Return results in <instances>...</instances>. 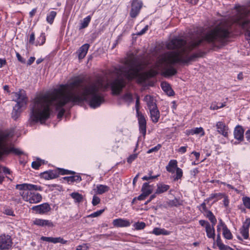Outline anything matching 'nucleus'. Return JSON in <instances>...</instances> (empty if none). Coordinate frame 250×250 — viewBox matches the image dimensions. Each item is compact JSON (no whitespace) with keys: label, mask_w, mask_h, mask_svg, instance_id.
<instances>
[{"label":"nucleus","mask_w":250,"mask_h":250,"mask_svg":"<svg viewBox=\"0 0 250 250\" xmlns=\"http://www.w3.org/2000/svg\"><path fill=\"white\" fill-rule=\"evenodd\" d=\"M230 25L225 21H220L213 28L208 31L202 38L192 39L189 42L180 38H174L166 44L169 50L161 55L156 62V67L162 71V74L165 77L175 75L177 70L172 66L176 63H186L194 61L203 56V53L189 55L194 49L202 45L206 41L214 46L223 44L229 37Z\"/></svg>","instance_id":"1"},{"label":"nucleus","mask_w":250,"mask_h":250,"mask_svg":"<svg viewBox=\"0 0 250 250\" xmlns=\"http://www.w3.org/2000/svg\"><path fill=\"white\" fill-rule=\"evenodd\" d=\"M104 77H99L83 86L82 93L79 94L76 91L80 86L82 80L77 78L66 84L61 85L58 89L54 90L52 95L48 91V118L49 116V104L52 100L56 102L57 109L59 110L57 115L59 119L62 118L65 112L62 107L70 102L75 103L85 101L88 102L90 107L93 108L99 106L104 101V95L100 90L109 85L108 83L104 84Z\"/></svg>","instance_id":"2"},{"label":"nucleus","mask_w":250,"mask_h":250,"mask_svg":"<svg viewBox=\"0 0 250 250\" xmlns=\"http://www.w3.org/2000/svg\"><path fill=\"white\" fill-rule=\"evenodd\" d=\"M144 68L142 63L136 58H131L125 61L123 65L116 68L114 73L117 78L110 83L113 94L118 95L126 85L125 78L131 81L135 78L138 83H141L146 82L148 78L153 77L158 73L154 69H150L147 72L141 73Z\"/></svg>","instance_id":"3"},{"label":"nucleus","mask_w":250,"mask_h":250,"mask_svg":"<svg viewBox=\"0 0 250 250\" xmlns=\"http://www.w3.org/2000/svg\"><path fill=\"white\" fill-rule=\"evenodd\" d=\"M30 117L34 122L45 123L47 119V92L36 96L31 107Z\"/></svg>","instance_id":"4"},{"label":"nucleus","mask_w":250,"mask_h":250,"mask_svg":"<svg viewBox=\"0 0 250 250\" xmlns=\"http://www.w3.org/2000/svg\"><path fill=\"white\" fill-rule=\"evenodd\" d=\"M14 101L17 102V104L13 107L12 117L16 120L19 118L22 111L21 108L26 106L28 98L25 91L23 89H21L18 92L14 93Z\"/></svg>","instance_id":"5"},{"label":"nucleus","mask_w":250,"mask_h":250,"mask_svg":"<svg viewBox=\"0 0 250 250\" xmlns=\"http://www.w3.org/2000/svg\"><path fill=\"white\" fill-rule=\"evenodd\" d=\"M13 136V132L9 131L4 133L0 135V159L3 154H8L10 152H13L17 155H21L23 152L18 149L11 148H9L6 144V140L9 137H12Z\"/></svg>","instance_id":"6"},{"label":"nucleus","mask_w":250,"mask_h":250,"mask_svg":"<svg viewBox=\"0 0 250 250\" xmlns=\"http://www.w3.org/2000/svg\"><path fill=\"white\" fill-rule=\"evenodd\" d=\"M20 193L24 201L29 202L31 204H36L42 200L41 195L35 191L23 190H21Z\"/></svg>","instance_id":"7"},{"label":"nucleus","mask_w":250,"mask_h":250,"mask_svg":"<svg viewBox=\"0 0 250 250\" xmlns=\"http://www.w3.org/2000/svg\"><path fill=\"white\" fill-rule=\"evenodd\" d=\"M12 245L11 237L8 235H1L0 236V250H9Z\"/></svg>","instance_id":"8"},{"label":"nucleus","mask_w":250,"mask_h":250,"mask_svg":"<svg viewBox=\"0 0 250 250\" xmlns=\"http://www.w3.org/2000/svg\"><path fill=\"white\" fill-rule=\"evenodd\" d=\"M143 6L142 1L139 0H132L131 4V9L130 12V16L131 18H135L139 13Z\"/></svg>","instance_id":"9"},{"label":"nucleus","mask_w":250,"mask_h":250,"mask_svg":"<svg viewBox=\"0 0 250 250\" xmlns=\"http://www.w3.org/2000/svg\"><path fill=\"white\" fill-rule=\"evenodd\" d=\"M250 226V218H247L243 223L242 228L240 229V232L245 239L249 238V230Z\"/></svg>","instance_id":"10"},{"label":"nucleus","mask_w":250,"mask_h":250,"mask_svg":"<svg viewBox=\"0 0 250 250\" xmlns=\"http://www.w3.org/2000/svg\"><path fill=\"white\" fill-rule=\"evenodd\" d=\"M16 188L20 190H30L33 191H34V190L36 191L42 190V188L41 186L28 184L17 185L16 186Z\"/></svg>","instance_id":"11"},{"label":"nucleus","mask_w":250,"mask_h":250,"mask_svg":"<svg viewBox=\"0 0 250 250\" xmlns=\"http://www.w3.org/2000/svg\"><path fill=\"white\" fill-rule=\"evenodd\" d=\"M138 122L139 124V130L144 136L146 134V120L144 116L141 113H137Z\"/></svg>","instance_id":"12"},{"label":"nucleus","mask_w":250,"mask_h":250,"mask_svg":"<svg viewBox=\"0 0 250 250\" xmlns=\"http://www.w3.org/2000/svg\"><path fill=\"white\" fill-rule=\"evenodd\" d=\"M217 132L225 137H228V127L223 122H218L216 125Z\"/></svg>","instance_id":"13"},{"label":"nucleus","mask_w":250,"mask_h":250,"mask_svg":"<svg viewBox=\"0 0 250 250\" xmlns=\"http://www.w3.org/2000/svg\"><path fill=\"white\" fill-rule=\"evenodd\" d=\"M113 225L117 228L127 227L130 225V223L128 220L118 218L113 221Z\"/></svg>","instance_id":"14"},{"label":"nucleus","mask_w":250,"mask_h":250,"mask_svg":"<svg viewBox=\"0 0 250 250\" xmlns=\"http://www.w3.org/2000/svg\"><path fill=\"white\" fill-rule=\"evenodd\" d=\"M244 130L242 126L237 125L234 130V138L239 141H242L244 140Z\"/></svg>","instance_id":"15"},{"label":"nucleus","mask_w":250,"mask_h":250,"mask_svg":"<svg viewBox=\"0 0 250 250\" xmlns=\"http://www.w3.org/2000/svg\"><path fill=\"white\" fill-rule=\"evenodd\" d=\"M89 44L85 43L80 47L77 52L78 58L80 60L83 59L85 56L89 48Z\"/></svg>","instance_id":"16"},{"label":"nucleus","mask_w":250,"mask_h":250,"mask_svg":"<svg viewBox=\"0 0 250 250\" xmlns=\"http://www.w3.org/2000/svg\"><path fill=\"white\" fill-rule=\"evenodd\" d=\"M31 209L39 214H43L47 212V203L33 206Z\"/></svg>","instance_id":"17"},{"label":"nucleus","mask_w":250,"mask_h":250,"mask_svg":"<svg viewBox=\"0 0 250 250\" xmlns=\"http://www.w3.org/2000/svg\"><path fill=\"white\" fill-rule=\"evenodd\" d=\"M144 101L146 103L149 110L157 107L152 96L148 95H146L144 98Z\"/></svg>","instance_id":"18"},{"label":"nucleus","mask_w":250,"mask_h":250,"mask_svg":"<svg viewBox=\"0 0 250 250\" xmlns=\"http://www.w3.org/2000/svg\"><path fill=\"white\" fill-rule=\"evenodd\" d=\"M149 112L152 122L157 123L160 118V112L157 107L149 110Z\"/></svg>","instance_id":"19"},{"label":"nucleus","mask_w":250,"mask_h":250,"mask_svg":"<svg viewBox=\"0 0 250 250\" xmlns=\"http://www.w3.org/2000/svg\"><path fill=\"white\" fill-rule=\"evenodd\" d=\"M162 89L167 93L169 96H173L174 94V91L171 88L170 85L167 83H161Z\"/></svg>","instance_id":"20"},{"label":"nucleus","mask_w":250,"mask_h":250,"mask_svg":"<svg viewBox=\"0 0 250 250\" xmlns=\"http://www.w3.org/2000/svg\"><path fill=\"white\" fill-rule=\"evenodd\" d=\"M206 231L208 238L214 239L215 230L213 226H211L210 225H208L207 226H206Z\"/></svg>","instance_id":"21"},{"label":"nucleus","mask_w":250,"mask_h":250,"mask_svg":"<svg viewBox=\"0 0 250 250\" xmlns=\"http://www.w3.org/2000/svg\"><path fill=\"white\" fill-rule=\"evenodd\" d=\"M177 162L175 160H170L168 165L166 167L167 171L170 172H174L175 168L177 167Z\"/></svg>","instance_id":"22"},{"label":"nucleus","mask_w":250,"mask_h":250,"mask_svg":"<svg viewBox=\"0 0 250 250\" xmlns=\"http://www.w3.org/2000/svg\"><path fill=\"white\" fill-rule=\"evenodd\" d=\"M152 233L156 235H159L161 234L167 235H169L170 232L164 229L155 228L152 231Z\"/></svg>","instance_id":"23"},{"label":"nucleus","mask_w":250,"mask_h":250,"mask_svg":"<svg viewBox=\"0 0 250 250\" xmlns=\"http://www.w3.org/2000/svg\"><path fill=\"white\" fill-rule=\"evenodd\" d=\"M97 193L99 194H103L109 190V187L104 185H98L97 186Z\"/></svg>","instance_id":"24"},{"label":"nucleus","mask_w":250,"mask_h":250,"mask_svg":"<svg viewBox=\"0 0 250 250\" xmlns=\"http://www.w3.org/2000/svg\"><path fill=\"white\" fill-rule=\"evenodd\" d=\"M204 215L207 218H208L210 220V221L211 223L212 226H213V227H214L217 222V220L215 216L212 213V212L209 210V211H207V213H206Z\"/></svg>","instance_id":"25"},{"label":"nucleus","mask_w":250,"mask_h":250,"mask_svg":"<svg viewBox=\"0 0 250 250\" xmlns=\"http://www.w3.org/2000/svg\"><path fill=\"white\" fill-rule=\"evenodd\" d=\"M63 179L67 181L68 183L71 184L75 181H80L81 180V177L78 175H74L63 177Z\"/></svg>","instance_id":"26"},{"label":"nucleus","mask_w":250,"mask_h":250,"mask_svg":"<svg viewBox=\"0 0 250 250\" xmlns=\"http://www.w3.org/2000/svg\"><path fill=\"white\" fill-rule=\"evenodd\" d=\"M169 188V186L167 185L160 184L158 186L155 194H160L167 191Z\"/></svg>","instance_id":"27"},{"label":"nucleus","mask_w":250,"mask_h":250,"mask_svg":"<svg viewBox=\"0 0 250 250\" xmlns=\"http://www.w3.org/2000/svg\"><path fill=\"white\" fill-rule=\"evenodd\" d=\"M48 242H51L53 243H60L62 244H65L67 242V241L63 240L61 237L55 238L48 237Z\"/></svg>","instance_id":"28"},{"label":"nucleus","mask_w":250,"mask_h":250,"mask_svg":"<svg viewBox=\"0 0 250 250\" xmlns=\"http://www.w3.org/2000/svg\"><path fill=\"white\" fill-rule=\"evenodd\" d=\"M60 174L59 168L55 170H48V179L58 177Z\"/></svg>","instance_id":"29"},{"label":"nucleus","mask_w":250,"mask_h":250,"mask_svg":"<svg viewBox=\"0 0 250 250\" xmlns=\"http://www.w3.org/2000/svg\"><path fill=\"white\" fill-rule=\"evenodd\" d=\"M142 191L147 196L151 193L152 190L148 183H144L142 188Z\"/></svg>","instance_id":"30"},{"label":"nucleus","mask_w":250,"mask_h":250,"mask_svg":"<svg viewBox=\"0 0 250 250\" xmlns=\"http://www.w3.org/2000/svg\"><path fill=\"white\" fill-rule=\"evenodd\" d=\"M223 235L227 239L230 240L232 238V234L227 226H224L223 228Z\"/></svg>","instance_id":"31"},{"label":"nucleus","mask_w":250,"mask_h":250,"mask_svg":"<svg viewBox=\"0 0 250 250\" xmlns=\"http://www.w3.org/2000/svg\"><path fill=\"white\" fill-rule=\"evenodd\" d=\"M71 197L77 203L81 202L83 200V196L78 192H73L70 194Z\"/></svg>","instance_id":"32"},{"label":"nucleus","mask_w":250,"mask_h":250,"mask_svg":"<svg viewBox=\"0 0 250 250\" xmlns=\"http://www.w3.org/2000/svg\"><path fill=\"white\" fill-rule=\"evenodd\" d=\"M44 164V160L37 159V160L36 161H34L32 163L31 166L33 168L35 169H38L41 165Z\"/></svg>","instance_id":"33"},{"label":"nucleus","mask_w":250,"mask_h":250,"mask_svg":"<svg viewBox=\"0 0 250 250\" xmlns=\"http://www.w3.org/2000/svg\"><path fill=\"white\" fill-rule=\"evenodd\" d=\"M190 133L191 134H201V136H203L205 135V132L204 129L202 127H196L193 128L190 131Z\"/></svg>","instance_id":"34"},{"label":"nucleus","mask_w":250,"mask_h":250,"mask_svg":"<svg viewBox=\"0 0 250 250\" xmlns=\"http://www.w3.org/2000/svg\"><path fill=\"white\" fill-rule=\"evenodd\" d=\"M33 224L39 226L43 227L47 225V220L37 218L33 221Z\"/></svg>","instance_id":"35"},{"label":"nucleus","mask_w":250,"mask_h":250,"mask_svg":"<svg viewBox=\"0 0 250 250\" xmlns=\"http://www.w3.org/2000/svg\"><path fill=\"white\" fill-rule=\"evenodd\" d=\"M91 20L90 16H88L84 19H83V22L81 23V28H85L89 24Z\"/></svg>","instance_id":"36"},{"label":"nucleus","mask_w":250,"mask_h":250,"mask_svg":"<svg viewBox=\"0 0 250 250\" xmlns=\"http://www.w3.org/2000/svg\"><path fill=\"white\" fill-rule=\"evenodd\" d=\"M57 13L55 11H52L50 12L49 15L48 16V22L52 24L56 16Z\"/></svg>","instance_id":"37"},{"label":"nucleus","mask_w":250,"mask_h":250,"mask_svg":"<svg viewBox=\"0 0 250 250\" xmlns=\"http://www.w3.org/2000/svg\"><path fill=\"white\" fill-rule=\"evenodd\" d=\"M223 195L220 193H214L211 194L209 198L205 200V201L209 202V201L211 200L212 199L215 198L219 197L220 198H221L223 197Z\"/></svg>","instance_id":"38"},{"label":"nucleus","mask_w":250,"mask_h":250,"mask_svg":"<svg viewBox=\"0 0 250 250\" xmlns=\"http://www.w3.org/2000/svg\"><path fill=\"white\" fill-rule=\"evenodd\" d=\"M205 201L199 207V210L203 213L204 214L207 213V211H209V210H208L206 207V203Z\"/></svg>","instance_id":"39"},{"label":"nucleus","mask_w":250,"mask_h":250,"mask_svg":"<svg viewBox=\"0 0 250 250\" xmlns=\"http://www.w3.org/2000/svg\"><path fill=\"white\" fill-rule=\"evenodd\" d=\"M243 202L244 206L248 209H250V198L245 197L243 198Z\"/></svg>","instance_id":"40"},{"label":"nucleus","mask_w":250,"mask_h":250,"mask_svg":"<svg viewBox=\"0 0 250 250\" xmlns=\"http://www.w3.org/2000/svg\"><path fill=\"white\" fill-rule=\"evenodd\" d=\"M136 229L140 230L143 229L146 227V224L144 222H137L134 225Z\"/></svg>","instance_id":"41"},{"label":"nucleus","mask_w":250,"mask_h":250,"mask_svg":"<svg viewBox=\"0 0 250 250\" xmlns=\"http://www.w3.org/2000/svg\"><path fill=\"white\" fill-rule=\"evenodd\" d=\"M182 170L179 167H176V177L174 178V180H178L180 179L182 177Z\"/></svg>","instance_id":"42"},{"label":"nucleus","mask_w":250,"mask_h":250,"mask_svg":"<svg viewBox=\"0 0 250 250\" xmlns=\"http://www.w3.org/2000/svg\"><path fill=\"white\" fill-rule=\"evenodd\" d=\"M123 99L126 102H131L132 101V95L130 93H126L123 96Z\"/></svg>","instance_id":"43"},{"label":"nucleus","mask_w":250,"mask_h":250,"mask_svg":"<svg viewBox=\"0 0 250 250\" xmlns=\"http://www.w3.org/2000/svg\"><path fill=\"white\" fill-rule=\"evenodd\" d=\"M168 204L171 207H177L181 205L180 201L176 198L169 201Z\"/></svg>","instance_id":"44"},{"label":"nucleus","mask_w":250,"mask_h":250,"mask_svg":"<svg viewBox=\"0 0 250 250\" xmlns=\"http://www.w3.org/2000/svg\"><path fill=\"white\" fill-rule=\"evenodd\" d=\"M104 211V209H101V210H98L96 212H94V213L88 215L87 217H96L100 216L101 214H102Z\"/></svg>","instance_id":"45"},{"label":"nucleus","mask_w":250,"mask_h":250,"mask_svg":"<svg viewBox=\"0 0 250 250\" xmlns=\"http://www.w3.org/2000/svg\"><path fill=\"white\" fill-rule=\"evenodd\" d=\"M60 174L61 175H65V174H74L75 172L69 171L68 170H66L62 168H59Z\"/></svg>","instance_id":"46"},{"label":"nucleus","mask_w":250,"mask_h":250,"mask_svg":"<svg viewBox=\"0 0 250 250\" xmlns=\"http://www.w3.org/2000/svg\"><path fill=\"white\" fill-rule=\"evenodd\" d=\"M161 147V145L160 144H158L155 147H152V148L149 149L147 151V153H150L153 152H156V151H158L160 149Z\"/></svg>","instance_id":"47"},{"label":"nucleus","mask_w":250,"mask_h":250,"mask_svg":"<svg viewBox=\"0 0 250 250\" xmlns=\"http://www.w3.org/2000/svg\"><path fill=\"white\" fill-rule=\"evenodd\" d=\"M100 202V199L98 196L94 195L93 197L92 204V205L95 206L97 205Z\"/></svg>","instance_id":"48"},{"label":"nucleus","mask_w":250,"mask_h":250,"mask_svg":"<svg viewBox=\"0 0 250 250\" xmlns=\"http://www.w3.org/2000/svg\"><path fill=\"white\" fill-rule=\"evenodd\" d=\"M40 40H41V42L40 41H38V42L39 43L40 45H42L45 42V34L44 33H42L39 38Z\"/></svg>","instance_id":"49"},{"label":"nucleus","mask_w":250,"mask_h":250,"mask_svg":"<svg viewBox=\"0 0 250 250\" xmlns=\"http://www.w3.org/2000/svg\"><path fill=\"white\" fill-rule=\"evenodd\" d=\"M137 157V154H134L132 155H131L129 156V157L127 158V162L128 163H131Z\"/></svg>","instance_id":"50"},{"label":"nucleus","mask_w":250,"mask_h":250,"mask_svg":"<svg viewBox=\"0 0 250 250\" xmlns=\"http://www.w3.org/2000/svg\"><path fill=\"white\" fill-rule=\"evenodd\" d=\"M148 30V25H146L141 31L138 32L136 35L138 36H141L143 35L146 33V32Z\"/></svg>","instance_id":"51"},{"label":"nucleus","mask_w":250,"mask_h":250,"mask_svg":"<svg viewBox=\"0 0 250 250\" xmlns=\"http://www.w3.org/2000/svg\"><path fill=\"white\" fill-rule=\"evenodd\" d=\"M217 246L221 250H226L228 249V247L223 244L222 242L217 244Z\"/></svg>","instance_id":"52"},{"label":"nucleus","mask_w":250,"mask_h":250,"mask_svg":"<svg viewBox=\"0 0 250 250\" xmlns=\"http://www.w3.org/2000/svg\"><path fill=\"white\" fill-rule=\"evenodd\" d=\"M16 56L19 62H21V63L25 62V60L22 58L19 53H16Z\"/></svg>","instance_id":"53"},{"label":"nucleus","mask_w":250,"mask_h":250,"mask_svg":"<svg viewBox=\"0 0 250 250\" xmlns=\"http://www.w3.org/2000/svg\"><path fill=\"white\" fill-rule=\"evenodd\" d=\"M245 35L246 36L247 40L248 41L249 43L250 44V31L247 30L245 32Z\"/></svg>","instance_id":"54"},{"label":"nucleus","mask_w":250,"mask_h":250,"mask_svg":"<svg viewBox=\"0 0 250 250\" xmlns=\"http://www.w3.org/2000/svg\"><path fill=\"white\" fill-rule=\"evenodd\" d=\"M199 224L202 226H207L208 225H210V224L207 221L201 220L199 221Z\"/></svg>","instance_id":"55"},{"label":"nucleus","mask_w":250,"mask_h":250,"mask_svg":"<svg viewBox=\"0 0 250 250\" xmlns=\"http://www.w3.org/2000/svg\"><path fill=\"white\" fill-rule=\"evenodd\" d=\"M35 40V35L34 33H32L30 36V39L29 42L31 44H33Z\"/></svg>","instance_id":"56"},{"label":"nucleus","mask_w":250,"mask_h":250,"mask_svg":"<svg viewBox=\"0 0 250 250\" xmlns=\"http://www.w3.org/2000/svg\"><path fill=\"white\" fill-rule=\"evenodd\" d=\"M222 184L224 185H226L229 188H231V189H234L236 192H237V193H239V191L238 189L235 188L233 186H232L231 185H229V184H226L224 182H222Z\"/></svg>","instance_id":"57"},{"label":"nucleus","mask_w":250,"mask_h":250,"mask_svg":"<svg viewBox=\"0 0 250 250\" xmlns=\"http://www.w3.org/2000/svg\"><path fill=\"white\" fill-rule=\"evenodd\" d=\"M139 97L137 98L136 101V109L137 111V113H139Z\"/></svg>","instance_id":"58"},{"label":"nucleus","mask_w":250,"mask_h":250,"mask_svg":"<svg viewBox=\"0 0 250 250\" xmlns=\"http://www.w3.org/2000/svg\"><path fill=\"white\" fill-rule=\"evenodd\" d=\"M245 135L247 141L250 142V129L246 132Z\"/></svg>","instance_id":"59"},{"label":"nucleus","mask_w":250,"mask_h":250,"mask_svg":"<svg viewBox=\"0 0 250 250\" xmlns=\"http://www.w3.org/2000/svg\"><path fill=\"white\" fill-rule=\"evenodd\" d=\"M146 196H147L144 193H142L141 195H140L138 197L137 199L139 200H144Z\"/></svg>","instance_id":"60"},{"label":"nucleus","mask_w":250,"mask_h":250,"mask_svg":"<svg viewBox=\"0 0 250 250\" xmlns=\"http://www.w3.org/2000/svg\"><path fill=\"white\" fill-rule=\"evenodd\" d=\"M35 60V57H30L27 61V65H31L34 62Z\"/></svg>","instance_id":"61"},{"label":"nucleus","mask_w":250,"mask_h":250,"mask_svg":"<svg viewBox=\"0 0 250 250\" xmlns=\"http://www.w3.org/2000/svg\"><path fill=\"white\" fill-rule=\"evenodd\" d=\"M187 146H181L179 148L178 151L182 153H184L186 152Z\"/></svg>","instance_id":"62"},{"label":"nucleus","mask_w":250,"mask_h":250,"mask_svg":"<svg viewBox=\"0 0 250 250\" xmlns=\"http://www.w3.org/2000/svg\"><path fill=\"white\" fill-rule=\"evenodd\" d=\"M6 64L5 59H1L0 58V68L2 67L3 65Z\"/></svg>","instance_id":"63"},{"label":"nucleus","mask_w":250,"mask_h":250,"mask_svg":"<svg viewBox=\"0 0 250 250\" xmlns=\"http://www.w3.org/2000/svg\"><path fill=\"white\" fill-rule=\"evenodd\" d=\"M36 12H37L36 8H34V9H32V11H30L29 13L30 17L31 18L33 17L35 15Z\"/></svg>","instance_id":"64"}]
</instances>
